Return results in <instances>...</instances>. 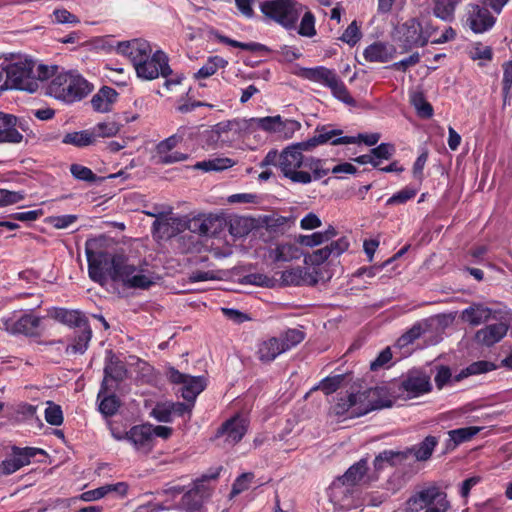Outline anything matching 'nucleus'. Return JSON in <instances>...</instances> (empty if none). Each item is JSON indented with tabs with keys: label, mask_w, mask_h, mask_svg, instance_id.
<instances>
[{
	"label": "nucleus",
	"mask_w": 512,
	"mask_h": 512,
	"mask_svg": "<svg viewBox=\"0 0 512 512\" xmlns=\"http://www.w3.org/2000/svg\"><path fill=\"white\" fill-rule=\"evenodd\" d=\"M303 142L291 144L281 151L280 171L293 183L309 184L328 175L327 160L314 156H305L311 151Z\"/></svg>",
	"instance_id": "nucleus-1"
},
{
	"label": "nucleus",
	"mask_w": 512,
	"mask_h": 512,
	"mask_svg": "<svg viewBox=\"0 0 512 512\" xmlns=\"http://www.w3.org/2000/svg\"><path fill=\"white\" fill-rule=\"evenodd\" d=\"M56 66L36 64L33 60H20L8 65L6 74L11 85L30 93L37 91L38 82L52 77Z\"/></svg>",
	"instance_id": "nucleus-2"
},
{
	"label": "nucleus",
	"mask_w": 512,
	"mask_h": 512,
	"mask_svg": "<svg viewBox=\"0 0 512 512\" xmlns=\"http://www.w3.org/2000/svg\"><path fill=\"white\" fill-rule=\"evenodd\" d=\"M55 69L53 79L47 86V94L55 99L72 103L79 101L91 92V85L80 74Z\"/></svg>",
	"instance_id": "nucleus-3"
},
{
	"label": "nucleus",
	"mask_w": 512,
	"mask_h": 512,
	"mask_svg": "<svg viewBox=\"0 0 512 512\" xmlns=\"http://www.w3.org/2000/svg\"><path fill=\"white\" fill-rule=\"evenodd\" d=\"M405 508L407 512H447L450 509V503L447 494L436 484L423 486L406 500Z\"/></svg>",
	"instance_id": "nucleus-4"
},
{
	"label": "nucleus",
	"mask_w": 512,
	"mask_h": 512,
	"mask_svg": "<svg viewBox=\"0 0 512 512\" xmlns=\"http://www.w3.org/2000/svg\"><path fill=\"white\" fill-rule=\"evenodd\" d=\"M298 76L329 88L336 99L349 106H356V101L349 94L348 89L335 70L329 69L325 66L301 68L298 72Z\"/></svg>",
	"instance_id": "nucleus-5"
},
{
	"label": "nucleus",
	"mask_w": 512,
	"mask_h": 512,
	"mask_svg": "<svg viewBox=\"0 0 512 512\" xmlns=\"http://www.w3.org/2000/svg\"><path fill=\"white\" fill-rule=\"evenodd\" d=\"M96 245V240H87L85 243L88 272L93 281L104 285L107 281V277L111 279V274L120 254H111L103 250L95 251L94 248Z\"/></svg>",
	"instance_id": "nucleus-6"
},
{
	"label": "nucleus",
	"mask_w": 512,
	"mask_h": 512,
	"mask_svg": "<svg viewBox=\"0 0 512 512\" xmlns=\"http://www.w3.org/2000/svg\"><path fill=\"white\" fill-rule=\"evenodd\" d=\"M261 12L286 29L295 27L303 6L296 0H265L260 3Z\"/></svg>",
	"instance_id": "nucleus-7"
},
{
	"label": "nucleus",
	"mask_w": 512,
	"mask_h": 512,
	"mask_svg": "<svg viewBox=\"0 0 512 512\" xmlns=\"http://www.w3.org/2000/svg\"><path fill=\"white\" fill-rule=\"evenodd\" d=\"M111 280L121 282L125 287L134 289H147L155 283L152 273H146L143 269L130 264L122 254L116 261Z\"/></svg>",
	"instance_id": "nucleus-8"
},
{
	"label": "nucleus",
	"mask_w": 512,
	"mask_h": 512,
	"mask_svg": "<svg viewBox=\"0 0 512 512\" xmlns=\"http://www.w3.org/2000/svg\"><path fill=\"white\" fill-rule=\"evenodd\" d=\"M367 469V461L364 459L352 465L342 477L333 482L331 487L333 498L343 502V506H349V503H345V500L352 492L350 487L362 480Z\"/></svg>",
	"instance_id": "nucleus-9"
},
{
	"label": "nucleus",
	"mask_w": 512,
	"mask_h": 512,
	"mask_svg": "<svg viewBox=\"0 0 512 512\" xmlns=\"http://www.w3.org/2000/svg\"><path fill=\"white\" fill-rule=\"evenodd\" d=\"M168 62L169 59L166 53L162 50H156L134 68L137 76L144 80H154L160 76L166 78L172 74Z\"/></svg>",
	"instance_id": "nucleus-10"
},
{
	"label": "nucleus",
	"mask_w": 512,
	"mask_h": 512,
	"mask_svg": "<svg viewBox=\"0 0 512 512\" xmlns=\"http://www.w3.org/2000/svg\"><path fill=\"white\" fill-rule=\"evenodd\" d=\"M167 375L172 383L182 385L181 395L187 402L194 403L206 387V379L203 376L183 374L175 368H170Z\"/></svg>",
	"instance_id": "nucleus-11"
},
{
	"label": "nucleus",
	"mask_w": 512,
	"mask_h": 512,
	"mask_svg": "<svg viewBox=\"0 0 512 512\" xmlns=\"http://www.w3.org/2000/svg\"><path fill=\"white\" fill-rule=\"evenodd\" d=\"M496 323L486 325L475 334V341L481 346L491 347L500 342L510 326V317L507 312L494 319Z\"/></svg>",
	"instance_id": "nucleus-12"
},
{
	"label": "nucleus",
	"mask_w": 512,
	"mask_h": 512,
	"mask_svg": "<svg viewBox=\"0 0 512 512\" xmlns=\"http://www.w3.org/2000/svg\"><path fill=\"white\" fill-rule=\"evenodd\" d=\"M398 33L405 49L418 46L423 47L431 37V33L428 30L423 31L421 24L414 18L404 22L399 27Z\"/></svg>",
	"instance_id": "nucleus-13"
},
{
	"label": "nucleus",
	"mask_w": 512,
	"mask_h": 512,
	"mask_svg": "<svg viewBox=\"0 0 512 512\" xmlns=\"http://www.w3.org/2000/svg\"><path fill=\"white\" fill-rule=\"evenodd\" d=\"M127 376L125 365L113 354H109L104 367V378L99 390V397L107 390H115L118 383L123 381Z\"/></svg>",
	"instance_id": "nucleus-14"
},
{
	"label": "nucleus",
	"mask_w": 512,
	"mask_h": 512,
	"mask_svg": "<svg viewBox=\"0 0 512 512\" xmlns=\"http://www.w3.org/2000/svg\"><path fill=\"white\" fill-rule=\"evenodd\" d=\"M247 427V420L240 415H235L221 425L217 431L216 437L222 438L227 445H235L243 438Z\"/></svg>",
	"instance_id": "nucleus-15"
},
{
	"label": "nucleus",
	"mask_w": 512,
	"mask_h": 512,
	"mask_svg": "<svg viewBox=\"0 0 512 512\" xmlns=\"http://www.w3.org/2000/svg\"><path fill=\"white\" fill-rule=\"evenodd\" d=\"M349 248V241L346 237H341L336 241H332L329 245L314 250L312 253L305 255L306 264L319 266L323 264L330 256H339Z\"/></svg>",
	"instance_id": "nucleus-16"
},
{
	"label": "nucleus",
	"mask_w": 512,
	"mask_h": 512,
	"mask_svg": "<svg viewBox=\"0 0 512 512\" xmlns=\"http://www.w3.org/2000/svg\"><path fill=\"white\" fill-rule=\"evenodd\" d=\"M117 51L127 56L134 67L139 64V62L146 60L153 52L150 43L144 39H133L121 42L117 46Z\"/></svg>",
	"instance_id": "nucleus-17"
},
{
	"label": "nucleus",
	"mask_w": 512,
	"mask_h": 512,
	"mask_svg": "<svg viewBox=\"0 0 512 512\" xmlns=\"http://www.w3.org/2000/svg\"><path fill=\"white\" fill-rule=\"evenodd\" d=\"M505 313L502 310H494L484 304H472L462 311L461 318L463 321L472 326H478L485 322L496 319L498 316Z\"/></svg>",
	"instance_id": "nucleus-18"
},
{
	"label": "nucleus",
	"mask_w": 512,
	"mask_h": 512,
	"mask_svg": "<svg viewBox=\"0 0 512 512\" xmlns=\"http://www.w3.org/2000/svg\"><path fill=\"white\" fill-rule=\"evenodd\" d=\"M125 437L134 447L143 453H148L154 446L152 425L134 426Z\"/></svg>",
	"instance_id": "nucleus-19"
},
{
	"label": "nucleus",
	"mask_w": 512,
	"mask_h": 512,
	"mask_svg": "<svg viewBox=\"0 0 512 512\" xmlns=\"http://www.w3.org/2000/svg\"><path fill=\"white\" fill-rule=\"evenodd\" d=\"M317 132L318 133L315 136H313L312 138H310L306 141H302L305 144L303 146L304 147L306 146V148H309L311 151L318 145H321V144H324L327 142H331L332 145L356 143V138L352 137V136H344V137H339V138L333 139L334 136L342 134L341 130L335 129V130L326 131V129L323 127V128H321V130H317Z\"/></svg>",
	"instance_id": "nucleus-20"
},
{
	"label": "nucleus",
	"mask_w": 512,
	"mask_h": 512,
	"mask_svg": "<svg viewBox=\"0 0 512 512\" xmlns=\"http://www.w3.org/2000/svg\"><path fill=\"white\" fill-rule=\"evenodd\" d=\"M467 21L473 32L483 33L494 25L495 18L487 8L480 7L479 5H471Z\"/></svg>",
	"instance_id": "nucleus-21"
},
{
	"label": "nucleus",
	"mask_w": 512,
	"mask_h": 512,
	"mask_svg": "<svg viewBox=\"0 0 512 512\" xmlns=\"http://www.w3.org/2000/svg\"><path fill=\"white\" fill-rule=\"evenodd\" d=\"M401 387L409 397H417L431 390L430 377L419 371L411 372L402 381Z\"/></svg>",
	"instance_id": "nucleus-22"
},
{
	"label": "nucleus",
	"mask_w": 512,
	"mask_h": 512,
	"mask_svg": "<svg viewBox=\"0 0 512 512\" xmlns=\"http://www.w3.org/2000/svg\"><path fill=\"white\" fill-rule=\"evenodd\" d=\"M17 118L0 111V143H20L23 135L16 129Z\"/></svg>",
	"instance_id": "nucleus-23"
},
{
	"label": "nucleus",
	"mask_w": 512,
	"mask_h": 512,
	"mask_svg": "<svg viewBox=\"0 0 512 512\" xmlns=\"http://www.w3.org/2000/svg\"><path fill=\"white\" fill-rule=\"evenodd\" d=\"M396 49L393 45L384 42H374L363 52V56L368 62L384 63L393 59Z\"/></svg>",
	"instance_id": "nucleus-24"
},
{
	"label": "nucleus",
	"mask_w": 512,
	"mask_h": 512,
	"mask_svg": "<svg viewBox=\"0 0 512 512\" xmlns=\"http://www.w3.org/2000/svg\"><path fill=\"white\" fill-rule=\"evenodd\" d=\"M3 324L4 328L11 333H21L27 336H34L37 334V329L40 325V318L31 314H25L13 323L3 321Z\"/></svg>",
	"instance_id": "nucleus-25"
},
{
	"label": "nucleus",
	"mask_w": 512,
	"mask_h": 512,
	"mask_svg": "<svg viewBox=\"0 0 512 512\" xmlns=\"http://www.w3.org/2000/svg\"><path fill=\"white\" fill-rule=\"evenodd\" d=\"M281 284L284 286L315 285L317 279L302 268H292L281 273Z\"/></svg>",
	"instance_id": "nucleus-26"
},
{
	"label": "nucleus",
	"mask_w": 512,
	"mask_h": 512,
	"mask_svg": "<svg viewBox=\"0 0 512 512\" xmlns=\"http://www.w3.org/2000/svg\"><path fill=\"white\" fill-rule=\"evenodd\" d=\"M49 315L56 321L70 327H83L88 323L87 318L78 310H68L65 308H53Z\"/></svg>",
	"instance_id": "nucleus-27"
},
{
	"label": "nucleus",
	"mask_w": 512,
	"mask_h": 512,
	"mask_svg": "<svg viewBox=\"0 0 512 512\" xmlns=\"http://www.w3.org/2000/svg\"><path fill=\"white\" fill-rule=\"evenodd\" d=\"M282 351L276 337H270L257 344L256 356L262 363H271Z\"/></svg>",
	"instance_id": "nucleus-28"
},
{
	"label": "nucleus",
	"mask_w": 512,
	"mask_h": 512,
	"mask_svg": "<svg viewBox=\"0 0 512 512\" xmlns=\"http://www.w3.org/2000/svg\"><path fill=\"white\" fill-rule=\"evenodd\" d=\"M411 456V450L393 451L385 450L379 453L374 460L376 469H382L385 464L397 466L403 464Z\"/></svg>",
	"instance_id": "nucleus-29"
},
{
	"label": "nucleus",
	"mask_w": 512,
	"mask_h": 512,
	"mask_svg": "<svg viewBox=\"0 0 512 512\" xmlns=\"http://www.w3.org/2000/svg\"><path fill=\"white\" fill-rule=\"evenodd\" d=\"M117 92L110 87L101 88L91 99V105L95 111L108 112L112 104L115 102Z\"/></svg>",
	"instance_id": "nucleus-30"
},
{
	"label": "nucleus",
	"mask_w": 512,
	"mask_h": 512,
	"mask_svg": "<svg viewBox=\"0 0 512 512\" xmlns=\"http://www.w3.org/2000/svg\"><path fill=\"white\" fill-rule=\"evenodd\" d=\"M92 337V330L87 323L83 327L79 328L77 335L75 336L73 343L66 347L67 355L83 354L89 345Z\"/></svg>",
	"instance_id": "nucleus-31"
},
{
	"label": "nucleus",
	"mask_w": 512,
	"mask_h": 512,
	"mask_svg": "<svg viewBox=\"0 0 512 512\" xmlns=\"http://www.w3.org/2000/svg\"><path fill=\"white\" fill-rule=\"evenodd\" d=\"M368 406H371V411L390 407L392 400L385 387H375L365 390Z\"/></svg>",
	"instance_id": "nucleus-32"
},
{
	"label": "nucleus",
	"mask_w": 512,
	"mask_h": 512,
	"mask_svg": "<svg viewBox=\"0 0 512 512\" xmlns=\"http://www.w3.org/2000/svg\"><path fill=\"white\" fill-rule=\"evenodd\" d=\"M219 220L213 217H197L193 218L188 225L191 232L201 236H212L217 232L216 223Z\"/></svg>",
	"instance_id": "nucleus-33"
},
{
	"label": "nucleus",
	"mask_w": 512,
	"mask_h": 512,
	"mask_svg": "<svg viewBox=\"0 0 512 512\" xmlns=\"http://www.w3.org/2000/svg\"><path fill=\"white\" fill-rule=\"evenodd\" d=\"M336 235V229L333 226H329L323 232H315L311 235H300L297 241L303 246L312 248L323 243L329 242Z\"/></svg>",
	"instance_id": "nucleus-34"
},
{
	"label": "nucleus",
	"mask_w": 512,
	"mask_h": 512,
	"mask_svg": "<svg viewBox=\"0 0 512 512\" xmlns=\"http://www.w3.org/2000/svg\"><path fill=\"white\" fill-rule=\"evenodd\" d=\"M434 15L446 22H451L454 19L456 6L461 0H432Z\"/></svg>",
	"instance_id": "nucleus-35"
},
{
	"label": "nucleus",
	"mask_w": 512,
	"mask_h": 512,
	"mask_svg": "<svg viewBox=\"0 0 512 512\" xmlns=\"http://www.w3.org/2000/svg\"><path fill=\"white\" fill-rule=\"evenodd\" d=\"M300 256V249L295 244L291 243L280 244L270 253V257L273 258L275 262H289L298 259Z\"/></svg>",
	"instance_id": "nucleus-36"
},
{
	"label": "nucleus",
	"mask_w": 512,
	"mask_h": 512,
	"mask_svg": "<svg viewBox=\"0 0 512 512\" xmlns=\"http://www.w3.org/2000/svg\"><path fill=\"white\" fill-rule=\"evenodd\" d=\"M282 353L292 349L304 340V333L299 329H288L276 337Z\"/></svg>",
	"instance_id": "nucleus-37"
},
{
	"label": "nucleus",
	"mask_w": 512,
	"mask_h": 512,
	"mask_svg": "<svg viewBox=\"0 0 512 512\" xmlns=\"http://www.w3.org/2000/svg\"><path fill=\"white\" fill-rule=\"evenodd\" d=\"M438 441L434 436H427L421 443L410 448L411 455L418 461L428 460L436 447Z\"/></svg>",
	"instance_id": "nucleus-38"
},
{
	"label": "nucleus",
	"mask_w": 512,
	"mask_h": 512,
	"mask_svg": "<svg viewBox=\"0 0 512 512\" xmlns=\"http://www.w3.org/2000/svg\"><path fill=\"white\" fill-rule=\"evenodd\" d=\"M62 142L64 144L73 145L79 148L86 147L95 143L94 134L92 133L91 129L67 133L64 136Z\"/></svg>",
	"instance_id": "nucleus-39"
},
{
	"label": "nucleus",
	"mask_w": 512,
	"mask_h": 512,
	"mask_svg": "<svg viewBox=\"0 0 512 512\" xmlns=\"http://www.w3.org/2000/svg\"><path fill=\"white\" fill-rule=\"evenodd\" d=\"M235 161L227 157H215L212 159L197 162L194 165L195 169H199L205 172L208 171H222L232 167Z\"/></svg>",
	"instance_id": "nucleus-40"
},
{
	"label": "nucleus",
	"mask_w": 512,
	"mask_h": 512,
	"mask_svg": "<svg viewBox=\"0 0 512 512\" xmlns=\"http://www.w3.org/2000/svg\"><path fill=\"white\" fill-rule=\"evenodd\" d=\"M228 62L220 56H211L206 63L194 74L196 79L208 78L214 75L219 68H224Z\"/></svg>",
	"instance_id": "nucleus-41"
},
{
	"label": "nucleus",
	"mask_w": 512,
	"mask_h": 512,
	"mask_svg": "<svg viewBox=\"0 0 512 512\" xmlns=\"http://www.w3.org/2000/svg\"><path fill=\"white\" fill-rule=\"evenodd\" d=\"M113 391L114 390H107L101 397L98 396L100 400L99 410L105 416L114 415L120 406L119 399L115 396Z\"/></svg>",
	"instance_id": "nucleus-42"
},
{
	"label": "nucleus",
	"mask_w": 512,
	"mask_h": 512,
	"mask_svg": "<svg viewBox=\"0 0 512 512\" xmlns=\"http://www.w3.org/2000/svg\"><path fill=\"white\" fill-rule=\"evenodd\" d=\"M12 451V456L3 460L1 463V470L4 475H10L27 465L26 459L22 458L17 447H13Z\"/></svg>",
	"instance_id": "nucleus-43"
},
{
	"label": "nucleus",
	"mask_w": 512,
	"mask_h": 512,
	"mask_svg": "<svg viewBox=\"0 0 512 512\" xmlns=\"http://www.w3.org/2000/svg\"><path fill=\"white\" fill-rule=\"evenodd\" d=\"M252 228V221L249 218L236 216L229 221V232L234 237L246 236Z\"/></svg>",
	"instance_id": "nucleus-44"
},
{
	"label": "nucleus",
	"mask_w": 512,
	"mask_h": 512,
	"mask_svg": "<svg viewBox=\"0 0 512 512\" xmlns=\"http://www.w3.org/2000/svg\"><path fill=\"white\" fill-rule=\"evenodd\" d=\"M216 38L224 44H227L232 47L240 48L243 50L251 51V52H269V48L263 44L256 43V42H250V43H244L239 42L233 39H230L229 37L220 35L218 33L215 34Z\"/></svg>",
	"instance_id": "nucleus-45"
},
{
	"label": "nucleus",
	"mask_w": 512,
	"mask_h": 512,
	"mask_svg": "<svg viewBox=\"0 0 512 512\" xmlns=\"http://www.w3.org/2000/svg\"><path fill=\"white\" fill-rule=\"evenodd\" d=\"M411 104L417 111V114L422 118H430L433 115L432 105L425 99L423 93L413 92L411 94Z\"/></svg>",
	"instance_id": "nucleus-46"
},
{
	"label": "nucleus",
	"mask_w": 512,
	"mask_h": 512,
	"mask_svg": "<svg viewBox=\"0 0 512 512\" xmlns=\"http://www.w3.org/2000/svg\"><path fill=\"white\" fill-rule=\"evenodd\" d=\"M350 394L353 403L352 417H359L371 412L365 390Z\"/></svg>",
	"instance_id": "nucleus-47"
},
{
	"label": "nucleus",
	"mask_w": 512,
	"mask_h": 512,
	"mask_svg": "<svg viewBox=\"0 0 512 512\" xmlns=\"http://www.w3.org/2000/svg\"><path fill=\"white\" fill-rule=\"evenodd\" d=\"M480 430V427L470 426L450 430L448 432V435L450 437V440L453 441L455 445H459L463 442L471 440Z\"/></svg>",
	"instance_id": "nucleus-48"
},
{
	"label": "nucleus",
	"mask_w": 512,
	"mask_h": 512,
	"mask_svg": "<svg viewBox=\"0 0 512 512\" xmlns=\"http://www.w3.org/2000/svg\"><path fill=\"white\" fill-rule=\"evenodd\" d=\"M186 131V127H180L177 133L161 141L156 148L157 154H165L171 151L174 147L177 146L178 143L183 140Z\"/></svg>",
	"instance_id": "nucleus-49"
},
{
	"label": "nucleus",
	"mask_w": 512,
	"mask_h": 512,
	"mask_svg": "<svg viewBox=\"0 0 512 512\" xmlns=\"http://www.w3.org/2000/svg\"><path fill=\"white\" fill-rule=\"evenodd\" d=\"M94 141L99 137H113L120 131V126L114 121L101 122L91 129Z\"/></svg>",
	"instance_id": "nucleus-50"
},
{
	"label": "nucleus",
	"mask_w": 512,
	"mask_h": 512,
	"mask_svg": "<svg viewBox=\"0 0 512 512\" xmlns=\"http://www.w3.org/2000/svg\"><path fill=\"white\" fill-rule=\"evenodd\" d=\"M344 378H345L344 374L328 376V377L324 378L319 383V385L314 387L312 390L319 389V390L323 391L326 395L332 394L340 388V386L342 385V383L344 381Z\"/></svg>",
	"instance_id": "nucleus-51"
},
{
	"label": "nucleus",
	"mask_w": 512,
	"mask_h": 512,
	"mask_svg": "<svg viewBox=\"0 0 512 512\" xmlns=\"http://www.w3.org/2000/svg\"><path fill=\"white\" fill-rule=\"evenodd\" d=\"M495 368L494 364L488 361H477L470 364L466 369L462 370L461 373L456 376L455 381H459L461 378L468 375H476L491 371Z\"/></svg>",
	"instance_id": "nucleus-52"
},
{
	"label": "nucleus",
	"mask_w": 512,
	"mask_h": 512,
	"mask_svg": "<svg viewBox=\"0 0 512 512\" xmlns=\"http://www.w3.org/2000/svg\"><path fill=\"white\" fill-rule=\"evenodd\" d=\"M424 328L421 323L414 324L406 333H404L398 340L397 345L400 348L406 347L417 340L423 333Z\"/></svg>",
	"instance_id": "nucleus-53"
},
{
	"label": "nucleus",
	"mask_w": 512,
	"mask_h": 512,
	"mask_svg": "<svg viewBox=\"0 0 512 512\" xmlns=\"http://www.w3.org/2000/svg\"><path fill=\"white\" fill-rule=\"evenodd\" d=\"M70 172L75 179L80 181L93 183L97 180L96 174H94L90 168L80 164H72L70 166Z\"/></svg>",
	"instance_id": "nucleus-54"
},
{
	"label": "nucleus",
	"mask_w": 512,
	"mask_h": 512,
	"mask_svg": "<svg viewBox=\"0 0 512 512\" xmlns=\"http://www.w3.org/2000/svg\"><path fill=\"white\" fill-rule=\"evenodd\" d=\"M298 33L304 37H313L316 35L315 17L312 12L307 11L304 13L300 22Z\"/></svg>",
	"instance_id": "nucleus-55"
},
{
	"label": "nucleus",
	"mask_w": 512,
	"mask_h": 512,
	"mask_svg": "<svg viewBox=\"0 0 512 512\" xmlns=\"http://www.w3.org/2000/svg\"><path fill=\"white\" fill-rule=\"evenodd\" d=\"M48 407L45 409V420L53 426H59L63 423V413L59 405L51 401L47 402Z\"/></svg>",
	"instance_id": "nucleus-56"
},
{
	"label": "nucleus",
	"mask_w": 512,
	"mask_h": 512,
	"mask_svg": "<svg viewBox=\"0 0 512 512\" xmlns=\"http://www.w3.org/2000/svg\"><path fill=\"white\" fill-rule=\"evenodd\" d=\"M203 501L200 494H196L195 491L190 489L183 495L180 505L182 508L192 511L199 509Z\"/></svg>",
	"instance_id": "nucleus-57"
},
{
	"label": "nucleus",
	"mask_w": 512,
	"mask_h": 512,
	"mask_svg": "<svg viewBox=\"0 0 512 512\" xmlns=\"http://www.w3.org/2000/svg\"><path fill=\"white\" fill-rule=\"evenodd\" d=\"M353 403L351 399V394L341 396L338 398L337 403L332 407V411L335 415L343 416L348 414L349 417H352Z\"/></svg>",
	"instance_id": "nucleus-58"
},
{
	"label": "nucleus",
	"mask_w": 512,
	"mask_h": 512,
	"mask_svg": "<svg viewBox=\"0 0 512 512\" xmlns=\"http://www.w3.org/2000/svg\"><path fill=\"white\" fill-rule=\"evenodd\" d=\"M250 121L256 124L257 127L261 128L264 131L277 133L280 116L277 115L262 118H252Z\"/></svg>",
	"instance_id": "nucleus-59"
},
{
	"label": "nucleus",
	"mask_w": 512,
	"mask_h": 512,
	"mask_svg": "<svg viewBox=\"0 0 512 512\" xmlns=\"http://www.w3.org/2000/svg\"><path fill=\"white\" fill-rule=\"evenodd\" d=\"M218 474H213L211 476H203L202 478L198 479L194 483V487L191 489L192 491H195L196 494H200L201 498L203 500L207 499L211 495L212 488L208 484V482L212 479H215Z\"/></svg>",
	"instance_id": "nucleus-60"
},
{
	"label": "nucleus",
	"mask_w": 512,
	"mask_h": 512,
	"mask_svg": "<svg viewBox=\"0 0 512 512\" xmlns=\"http://www.w3.org/2000/svg\"><path fill=\"white\" fill-rule=\"evenodd\" d=\"M176 221V218L168 216L167 214L161 212L159 217L153 223V230L154 232L162 233L169 236V227Z\"/></svg>",
	"instance_id": "nucleus-61"
},
{
	"label": "nucleus",
	"mask_w": 512,
	"mask_h": 512,
	"mask_svg": "<svg viewBox=\"0 0 512 512\" xmlns=\"http://www.w3.org/2000/svg\"><path fill=\"white\" fill-rule=\"evenodd\" d=\"M300 128L301 124L298 121L291 119L282 120L280 117L277 133L283 135L285 138H291Z\"/></svg>",
	"instance_id": "nucleus-62"
},
{
	"label": "nucleus",
	"mask_w": 512,
	"mask_h": 512,
	"mask_svg": "<svg viewBox=\"0 0 512 512\" xmlns=\"http://www.w3.org/2000/svg\"><path fill=\"white\" fill-rule=\"evenodd\" d=\"M253 478H254L253 473H243L242 475H240L233 483L231 495L235 496V495H238L241 492L247 490L249 488Z\"/></svg>",
	"instance_id": "nucleus-63"
},
{
	"label": "nucleus",
	"mask_w": 512,
	"mask_h": 512,
	"mask_svg": "<svg viewBox=\"0 0 512 512\" xmlns=\"http://www.w3.org/2000/svg\"><path fill=\"white\" fill-rule=\"evenodd\" d=\"M360 37L361 33L359 27L356 21H353L343 32L342 36L340 37V40L349 45H354L360 40Z\"/></svg>",
	"instance_id": "nucleus-64"
}]
</instances>
